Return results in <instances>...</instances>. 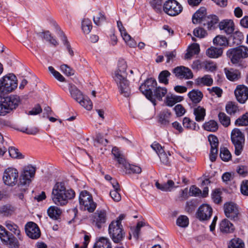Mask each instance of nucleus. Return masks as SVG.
Listing matches in <instances>:
<instances>
[{"label":"nucleus","instance_id":"nucleus-64","mask_svg":"<svg viewBox=\"0 0 248 248\" xmlns=\"http://www.w3.org/2000/svg\"><path fill=\"white\" fill-rule=\"evenodd\" d=\"M177 117L183 116L186 112V110L183 106L181 104H178L173 108Z\"/></svg>","mask_w":248,"mask_h":248},{"label":"nucleus","instance_id":"nucleus-61","mask_svg":"<svg viewBox=\"0 0 248 248\" xmlns=\"http://www.w3.org/2000/svg\"><path fill=\"white\" fill-rule=\"evenodd\" d=\"M48 70L58 80L61 82L65 81V78L59 72L56 71L52 66H49Z\"/></svg>","mask_w":248,"mask_h":248},{"label":"nucleus","instance_id":"nucleus-63","mask_svg":"<svg viewBox=\"0 0 248 248\" xmlns=\"http://www.w3.org/2000/svg\"><path fill=\"white\" fill-rule=\"evenodd\" d=\"M212 198L214 202L219 204L221 202V192L218 189H215L212 194Z\"/></svg>","mask_w":248,"mask_h":248},{"label":"nucleus","instance_id":"nucleus-4","mask_svg":"<svg viewBox=\"0 0 248 248\" xmlns=\"http://www.w3.org/2000/svg\"><path fill=\"white\" fill-rule=\"evenodd\" d=\"M17 86L16 77L13 74H9L0 79V92L3 93L12 92Z\"/></svg>","mask_w":248,"mask_h":248},{"label":"nucleus","instance_id":"nucleus-52","mask_svg":"<svg viewBox=\"0 0 248 248\" xmlns=\"http://www.w3.org/2000/svg\"><path fill=\"white\" fill-rule=\"evenodd\" d=\"M144 225V223L142 222H139L137 224L135 228L131 229V232H130V237L131 236L132 234L133 236L136 239L139 238L140 228Z\"/></svg>","mask_w":248,"mask_h":248},{"label":"nucleus","instance_id":"nucleus-44","mask_svg":"<svg viewBox=\"0 0 248 248\" xmlns=\"http://www.w3.org/2000/svg\"><path fill=\"white\" fill-rule=\"evenodd\" d=\"M91 21L89 18H84L81 24L82 30L85 34H89L92 29Z\"/></svg>","mask_w":248,"mask_h":248},{"label":"nucleus","instance_id":"nucleus-6","mask_svg":"<svg viewBox=\"0 0 248 248\" xmlns=\"http://www.w3.org/2000/svg\"><path fill=\"white\" fill-rule=\"evenodd\" d=\"M232 142L234 147V154L239 155L243 149L245 143V136L244 134L238 128L233 129L231 134Z\"/></svg>","mask_w":248,"mask_h":248},{"label":"nucleus","instance_id":"nucleus-38","mask_svg":"<svg viewBox=\"0 0 248 248\" xmlns=\"http://www.w3.org/2000/svg\"><path fill=\"white\" fill-rule=\"evenodd\" d=\"M219 21L218 17L216 15H212L209 16L207 18L206 23H203V25H207V28L209 30L214 29L215 25L218 23Z\"/></svg>","mask_w":248,"mask_h":248},{"label":"nucleus","instance_id":"nucleus-21","mask_svg":"<svg viewBox=\"0 0 248 248\" xmlns=\"http://www.w3.org/2000/svg\"><path fill=\"white\" fill-rule=\"evenodd\" d=\"M219 28L220 30H223L224 32L230 34L233 32L234 30V24L231 19H224L219 23Z\"/></svg>","mask_w":248,"mask_h":248},{"label":"nucleus","instance_id":"nucleus-46","mask_svg":"<svg viewBox=\"0 0 248 248\" xmlns=\"http://www.w3.org/2000/svg\"><path fill=\"white\" fill-rule=\"evenodd\" d=\"M218 117L220 123L225 127H228L230 124V118L224 112H219Z\"/></svg>","mask_w":248,"mask_h":248},{"label":"nucleus","instance_id":"nucleus-1","mask_svg":"<svg viewBox=\"0 0 248 248\" xmlns=\"http://www.w3.org/2000/svg\"><path fill=\"white\" fill-rule=\"evenodd\" d=\"M75 196V191L67 187L65 182H57L54 185L51 198L53 202L58 206H64Z\"/></svg>","mask_w":248,"mask_h":248},{"label":"nucleus","instance_id":"nucleus-41","mask_svg":"<svg viewBox=\"0 0 248 248\" xmlns=\"http://www.w3.org/2000/svg\"><path fill=\"white\" fill-rule=\"evenodd\" d=\"M225 71L226 77L230 80L234 81L240 78V73L237 70H233L232 69L227 70L225 68Z\"/></svg>","mask_w":248,"mask_h":248},{"label":"nucleus","instance_id":"nucleus-31","mask_svg":"<svg viewBox=\"0 0 248 248\" xmlns=\"http://www.w3.org/2000/svg\"><path fill=\"white\" fill-rule=\"evenodd\" d=\"M183 99V97L181 96L173 94L167 95L166 97L165 103L168 106L172 107L176 103L182 101Z\"/></svg>","mask_w":248,"mask_h":248},{"label":"nucleus","instance_id":"nucleus-59","mask_svg":"<svg viewBox=\"0 0 248 248\" xmlns=\"http://www.w3.org/2000/svg\"><path fill=\"white\" fill-rule=\"evenodd\" d=\"M106 19L105 15L102 12H99L96 16H93V20L94 24L100 26L101 23L104 22Z\"/></svg>","mask_w":248,"mask_h":248},{"label":"nucleus","instance_id":"nucleus-49","mask_svg":"<svg viewBox=\"0 0 248 248\" xmlns=\"http://www.w3.org/2000/svg\"><path fill=\"white\" fill-rule=\"evenodd\" d=\"M188 224L189 219L186 216L181 215L177 219L176 224L180 227H186Z\"/></svg>","mask_w":248,"mask_h":248},{"label":"nucleus","instance_id":"nucleus-22","mask_svg":"<svg viewBox=\"0 0 248 248\" xmlns=\"http://www.w3.org/2000/svg\"><path fill=\"white\" fill-rule=\"evenodd\" d=\"M4 225L10 231L13 232L12 234L16 236L18 240H23V237L21 234L19 227L14 222L10 220L5 222Z\"/></svg>","mask_w":248,"mask_h":248},{"label":"nucleus","instance_id":"nucleus-19","mask_svg":"<svg viewBox=\"0 0 248 248\" xmlns=\"http://www.w3.org/2000/svg\"><path fill=\"white\" fill-rule=\"evenodd\" d=\"M173 72L176 77L180 79H189L193 78L191 70L183 66H177L173 69Z\"/></svg>","mask_w":248,"mask_h":248},{"label":"nucleus","instance_id":"nucleus-28","mask_svg":"<svg viewBox=\"0 0 248 248\" xmlns=\"http://www.w3.org/2000/svg\"><path fill=\"white\" fill-rule=\"evenodd\" d=\"M188 96L193 103L197 104L202 100L203 94L200 91L193 89L188 93Z\"/></svg>","mask_w":248,"mask_h":248},{"label":"nucleus","instance_id":"nucleus-54","mask_svg":"<svg viewBox=\"0 0 248 248\" xmlns=\"http://www.w3.org/2000/svg\"><path fill=\"white\" fill-rule=\"evenodd\" d=\"M170 75V73L167 70L162 71L159 75L158 79L160 83L167 85L169 83L168 78Z\"/></svg>","mask_w":248,"mask_h":248},{"label":"nucleus","instance_id":"nucleus-45","mask_svg":"<svg viewBox=\"0 0 248 248\" xmlns=\"http://www.w3.org/2000/svg\"><path fill=\"white\" fill-rule=\"evenodd\" d=\"M79 104L87 110H91L93 108V103L88 97L83 96L78 101Z\"/></svg>","mask_w":248,"mask_h":248},{"label":"nucleus","instance_id":"nucleus-60","mask_svg":"<svg viewBox=\"0 0 248 248\" xmlns=\"http://www.w3.org/2000/svg\"><path fill=\"white\" fill-rule=\"evenodd\" d=\"M124 40L130 47H135L137 46L136 41L131 38L130 35L127 33L122 36Z\"/></svg>","mask_w":248,"mask_h":248},{"label":"nucleus","instance_id":"nucleus-36","mask_svg":"<svg viewBox=\"0 0 248 248\" xmlns=\"http://www.w3.org/2000/svg\"><path fill=\"white\" fill-rule=\"evenodd\" d=\"M37 34L41 37L42 38L46 40V41L49 42L50 44L56 46L58 45V42L54 39L50 34L49 31H45L37 33Z\"/></svg>","mask_w":248,"mask_h":248},{"label":"nucleus","instance_id":"nucleus-20","mask_svg":"<svg viewBox=\"0 0 248 248\" xmlns=\"http://www.w3.org/2000/svg\"><path fill=\"white\" fill-rule=\"evenodd\" d=\"M106 219V212L105 210H97L93 216V223L100 229L105 223Z\"/></svg>","mask_w":248,"mask_h":248},{"label":"nucleus","instance_id":"nucleus-16","mask_svg":"<svg viewBox=\"0 0 248 248\" xmlns=\"http://www.w3.org/2000/svg\"><path fill=\"white\" fill-rule=\"evenodd\" d=\"M26 234L31 239H37L40 237L41 232L37 225L33 222H28L25 227Z\"/></svg>","mask_w":248,"mask_h":248},{"label":"nucleus","instance_id":"nucleus-53","mask_svg":"<svg viewBox=\"0 0 248 248\" xmlns=\"http://www.w3.org/2000/svg\"><path fill=\"white\" fill-rule=\"evenodd\" d=\"M220 157L224 161H229L231 157V154L226 148H221L220 150Z\"/></svg>","mask_w":248,"mask_h":248},{"label":"nucleus","instance_id":"nucleus-32","mask_svg":"<svg viewBox=\"0 0 248 248\" xmlns=\"http://www.w3.org/2000/svg\"><path fill=\"white\" fill-rule=\"evenodd\" d=\"M193 113L197 122H202L205 116V109L202 107L198 106L194 108Z\"/></svg>","mask_w":248,"mask_h":248},{"label":"nucleus","instance_id":"nucleus-37","mask_svg":"<svg viewBox=\"0 0 248 248\" xmlns=\"http://www.w3.org/2000/svg\"><path fill=\"white\" fill-rule=\"evenodd\" d=\"M183 124L184 127L191 130L198 131L200 128L196 122L191 121L188 117H185L183 119Z\"/></svg>","mask_w":248,"mask_h":248},{"label":"nucleus","instance_id":"nucleus-26","mask_svg":"<svg viewBox=\"0 0 248 248\" xmlns=\"http://www.w3.org/2000/svg\"><path fill=\"white\" fill-rule=\"evenodd\" d=\"M222 53V48L214 46L208 48L205 52L206 56L210 58H217L220 57Z\"/></svg>","mask_w":248,"mask_h":248},{"label":"nucleus","instance_id":"nucleus-27","mask_svg":"<svg viewBox=\"0 0 248 248\" xmlns=\"http://www.w3.org/2000/svg\"><path fill=\"white\" fill-rule=\"evenodd\" d=\"M220 230L221 232L231 233L234 229L233 224L227 219H223L220 223Z\"/></svg>","mask_w":248,"mask_h":248},{"label":"nucleus","instance_id":"nucleus-23","mask_svg":"<svg viewBox=\"0 0 248 248\" xmlns=\"http://www.w3.org/2000/svg\"><path fill=\"white\" fill-rule=\"evenodd\" d=\"M213 83V79L209 75H205L202 77H198L195 79V84L197 86H210Z\"/></svg>","mask_w":248,"mask_h":248},{"label":"nucleus","instance_id":"nucleus-39","mask_svg":"<svg viewBox=\"0 0 248 248\" xmlns=\"http://www.w3.org/2000/svg\"><path fill=\"white\" fill-rule=\"evenodd\" d=\"M154 97L161 101L162 97L165 96L167 93V90L165 87H158L155 88L154 91Z\"/></svg>","mask_w":248,"mask_h":248},{"label":"nucleus","instance_id":"nucleus-30","mask_svg":"<svg viewBox=\"0 0 248 248\" xmlns=\"http://www.w3.org/2000/svg\"><path fill=\"white\" fill-rule=\"evenodd\" d=\"M213 43L215 45L224 47L232 46L231 43H229L227 38L223 35L217 36L213 39Z\"/></svg>","mask_w":248,"mask_h":248},{"label":"nucleus","instance_id":"nucleus-57","mask_svg":"<svg viewBox=\"0 0 248 248\" xmlns=\"http://www.w3.org/2000/svg\"><path fill=\"white\" fill-rule=\"evenodd\" d=\"M60 68L61 71L67 76H70L74 74V70L67 64H62L61 65Z\"/></svg>","mask_w":248,"mask_h":248},{"label":"nucleus","instance_id":"nucleus-35","mask_svg":"<svg viewBox=\"0 0 248 248\" xmlns=\"http://www.w3.org/2000/svg\"><path fill=\"white\" fill-rule=\"evenodd\" d=\"M69 91L71 96L76 101H78L79 99L82 98L84 96L82 93L78 88L73 84L69 86Z\"/></svg>","mask_w":248,"mask_h":248},{"label":"nucleus","instance_id":"nucleus-50","mask_svg":"<svg viewBox=\"0 0 248 248\" xmlns=\"http://www.w3.org/2000/svg\"><path fill=\"white\" fill-rule=\"evenodd\" d=\"M150 4L156 12L160 13L162 11V0H150Z\"/></svg>","mask_w":248,"mask_h":248},{"label":"nucleus","instance_id":"nucleus-3","mask_svg":"<svg viewBox=\"0 0 248 248\" xmlns=\"http://www.w3.org/2000/svg\"><path fill=\"white\" fill-rule=\"evenodd\" d=\"M20 102L16 95L0 97V116H5L16 109Z\"/></svg>","mask_w":248,"mask_h":248},{"label":"nucleus","instance_id":"nucleus-40","mask_svg":"<svg viewBox=\"0 0 248 248\" xmlns=\"http://www.w3.org/2000/svg\"><path fill=\"white\" fill-rule=\"evenodd\" d=\"M203 127L204 130L213 132L217 131L218 128V124L214 120H210L205 122Z\"/></svg>","mask_w":248,"mask_h":248},{"label":"nucleus","instance_id":"nucleus-33","mask_svg":"<svg viewBox=\"0 0 248 248\" xmlns=\"http://www.w3.org/2000/svg\"><path fill=\"white\" fill-rule=\"evenodd\" d=\"M156 187L163 191H170L174 187V183L171 180H169L166 183L160 184L156 182L155 184Z\"/></svg>","mask_w":248,"mask_h":248},{"label":"nucleus","instance_id":"nucleus-5","mask_svg":"<svg viewBox=\"0 0 248 248\" xmlns=\"http://www.w3.org/2000/svg\"><path fill=\"white\" fill-rule=\"evenodd\" d=\"M226 56L231 62H239L248 57V48L240 46L230 48L227 51Z\"/></svg>","mask_w":248,"mask_h":248},{"label":"nucleus","instance_id":"nucleus-8","mask_svg":"<svg viewBox=\"0 0 248 248\" xmlns=\"http://www.w3.org/2000/svg\"><path fill=\"white\" fill-rule=\"evenodd\" d=\"M0 238L9 248H18L19 247L17 237L16 238L2 226H0Z\"/></svg>","mask_w":248,"mask_h":248},{"label":"nucleus","instance_id":"nucleus-42","mask_svg":"<svg viewBox=\"0 0 248 248\" xmlns=\"http://www.w3.org/2000/svg\"><path fill=\"white\" fill-rule=\"evenodd\" d=\"M61 213V210L56 206H51L47 210L48 216L54 219H57Z\"/></svg>","mask_w":248,"mask_h":248},{"label":"nucleus","instance_id":"nucleus-18","mask_svg":"<svg viewBox=\"0 0 248 248\" xmlns=\"http://www.w3.org/2000/svg\"><path fill=\"white\" fill-rule=\"evenodd\" d=\"M151 147L157 153L161 162L165 165L169 166L170 164L169 157L161 145L155 141L151 145Z\"/></svg>","mask_w":248,"mask_h":248},{"label":"nucleus","instance_id":"nucleus-55","mask_svg":"<svg viewBox=\"0 0 248 248\" xmlns=\"http://www.w3.org/2000/svg\"><path fill=\"white\" fill-rule=\"evenodd\" d=\"M112 154L114 156L115 158L117 159V161L119 164H124L125 160L122 157L120 151L117 148L115 147L112 148Z\"/></svg>","mask_w":248,"mask_h":248},{"label":"nucleus","instance_id":"nucleus-13","mask_svg":"<svg viewBox=\"0 0 248 248\" xmlns=\"http://www.w3.org/2000/svg\"><path fill=\"white\" fill-rule=\"evenodd\" d=\"M223 208L227 217L234 221L238 220L239 212L236 204L232 202H227L224 204Z\"/></svg>","mask_w":248,"mask_h":248},{"label":"nucleus","instance_id":"nucleus-62","mask_svg":"<svg viewBox=\"0 0 248 248\" xmlns=\"http://www.w3.org/2000/svg\"><path fill=\"white\" fill-rule=\"evenodd\" d=\"M108 143V140L104 139L103 136L100 134H97L96 136V138L94 140V145L95 146H98L97 144H100L103 145H107Z\"/></svg>","mask_w":248,"mask_h":248},{"label":"nucleus","instance_id":"nucleus-9","mask_svg":"<svg viewBox=\"0 0 248 248\" xmlns=\"http://www.w3.org/2000/svg\"><path fill=\"white\" fill-rule=\"evenodd\" d=\"M79 203L82 208L89 212H93L96 207V203L93 202L92 195L87 191H82L79 197Z\"/></svg>","mask_w":248,"mask_h":248},{"label":"nucleus","instance_id":"nucleus-12","mask_svg":"<svg viewBox=\"0 0 248 248\" xmlns=\"http://www.w3.org/2000/svg\"><path fill=\"white\" fill-rule=\"evenodd\" d=\"M18 178L17 170L13 168H8L4 172L3 181L4 183L9 186H14L16 185Z\"/></svg>","mask_w":248,"mask_h":248},{"label":"nucleus","instance_id":"nucleus-56","mask_svg":"<svg viewBox=\"0 0 248 248\" xmlns=\"http://www.w3.org/2000/svg\"><path fill=\"white\" fill-rule=\"evenodd\" d=\"M9 153L10 156L15 158H23L24 156L19 152L18 150L15 147H10L9 148Z\"/></svg>","mask_w":248,"mask_h":248},{"label":"nucleus","instance_id":"nucleus-14","mask_svg":"<svg viewBox=\"0 0 248 248\" xmlns=\"http://www.w3.org/2000/svg\"><path fill=\"white\" fill-rule=\"evenodd\" d=\"M213 209L207 204H202L198 208L196 212V217L200 221L209 220L212 215Z\"/></svg>","mask_w":248,"mask_h":248},{"label":"nucleus","instance_id":"nucleus-25","mask_svg":"<svg viewBox=\"0 0 248 248\" xmlns=\"http://www.w3.org/2000/svg\"><path fill=\"white\" fill-rule=\"evenodd\" d=\"M200 50V46L198 44L193 43L191 44L187 48V52L185 55V59L188 60L194 55L199 53Z\"/></svg>","mask_w":248,"mask_h":248},{"label":"nucleus","instance_id":"nucleus-10","mask_svg":"<svg viewBox=\"0 0 248 248\" xmlns=\"http://www.w3.org/2000/svg\"><path fill=\"white\" fill-rule=\"evenodd\" d=\"M118 223L112 221L109 225V234L114 243L121 242L124 235L122 225H119Z\"/></svg>","mask_w":248,"mask_h":248},{"label":"nucleus","instance_id":"nucleus-2","mask_svg":"<svg viewBox=\"0 0 248 248\" xmlns=\"http://www.w3.org/2000/svg\"><path fill=\"white\" fill-rule=\"evenodd\" d=\"M127 67L126 63H118L117 69L115 70L113 79L116 83L120 93L124 97H129L131 93L129 83L126 79V70Z\"/></svg>","mask_w":248,"mask_h":248},{"label":"nucleus","instance_id":"nucleus-15","mask_svg":"<svg viewBox=\"0 0 248 248\" xmlns=\"http://www.w3.org/2000/svg\"><path fill=\"white\" fill-rule=\"evenodd\" d=\"M36 171L35 168L32 166H29L25 168L19 178V184L21 186L29 184L31 182V178L34 177Z\"/></svg>","mask_w":248,"mask_h":248},{"label":"nucleus","instance_id":"nucleus-47","mask_svg":"<svg viewBox=\"0 0 248 248\" xmlns=\"http://www.w3.org/2000/svg\"><path fill=\"white\" fill-rule=\"evenodd\" d=\"M226 110L227 112L230 114H234L239 111L238 106L235 103L230 102L226 106Z\"/></svg>","mask_w":248,"mask_h":248},{"label":"nucleus","instance_id":"nucleus-48","mask_svg":"<svg viewBox=\"0 0 248 248\" xmlns=\"http://www.w3.org/2000/svg\"><path fill=\"white\" fill-rule=\"evenodd\" d=\"M60 36L64 46H66L67 51L71 56H73L74 52L72 50L69 42L68 41L66 36L62 31L60 32Z\"/></svg>","mask_w":248,"mask_h":248},{"label":"nucleus","instance_id":"nucleus-51","mask_svg":"<svg viewBox=\"0 0 248 248\" xmlns=\"http://www.w3.org/2000/svg\"><path fill=\"white\" fill-rule=\"evenodd\" d=\"M244 243L239 238L232 239L229 245L228 248H244Z\"/></svg>","mask_w":248,"mask_h":248},{"label":"nucleus","instance_id":"nucleus-7","mask_svg":"<svg viewBox=\"0 0 248 248\" xmlns=\"http://www.w3.org/2000/svg\"><path fill=\"white\" fill-rule=\"evenodd\" d=\"M157 82L155 79L150 78L146 79L140 87V90L155 106V99L153 96V90L155 89Z\"/></svg>","mask_w":248,"mask_h":248},{"label":"nucleus","instance_id":"nucleus-17","mask_svg":"<svg viewBox=\"0 0 248 248\" xmlns=\"http://www.w3.org/2000/svg\"><path fill=\"white\" fill-rule=\"evenodd\" d=\"M234 94L239 103H245L248 99V88L244 85H238L234 91Z\"/></svg>","mask_w":248,"mask_h":248},{"label":"nucleus","instance_id":"nucleus-43","mask_svg":"<svg viewBox=\"0 0 248 248\" xmlns=\"http://www.w3.org/2000/svg\"><path fill=\"white\" fill-rule=\"evenodd\" d=\"M231 38H232L233 42L231 43L232 46L234 45H239L241 44L242 41L244 38L243 33L239 31H235L231 36Z\"/></svg>","mask_w":248,"mask_h":248},{"label":"nucleus","instance_id":"nucleus-34","mask_svg":"<svg viewBox=\"0 0 248 248\" xmlns=\"http://www.w3.org/2000/svg\"><path fill=\"white\" fill-rule=\"evenodd\" d=\"M206 9L204 7L200 8L193 16L192 22L194 24H197L205 17L206 15Z\"/></svg>","mask_w":248,"mask_h":248},{"label":"nucleus","instance_id":"nucleus-11","mask_svg":"<svg viewBox=\"0 0 248 248\" xmlns=\"http://www.w3.org/2000/svg\"><path fill=\"white\" fill-rule=\"evenodd\" d=\"M163 10L170 16H176L183 10L182 5L175 0H168L163 5Z\"/></svg>","mask_w":248,"mask_h":248},{"label":"nucleus","instance_id":"nucleus-29","mask_svg":"<svg viewBox=\"0 0 248 248\" xmlns=\"http://www.w3.org/2000/svg\"><path fill=\"white\" fill-rule=\"evenodd\" d=\"M93 248H111V245L108 238L102 237L95 243Z\"/></svg>","mask_w":248,"mask_h":248},{"label":"nucleus","instance_id":"nucleus-58","mask_svg":"<svg viewBox=\"0 0 248 248\" xmlns=\"http://www.w3.org/2000/svg\"><path fill=\"white\" fill-rule=\"evenodd\" d=\"M235 124L238 126L248 125V113H246L237 119L235 122Z\"/></svg>","mask_w":248,"mask_h":248},{"label":"nucleus","instance_id":"nucleus-24","mask_svg":"<svg viewBox=\"0 0 248 248\" xmlns=\"http://www.w3.org/2000/svg\"><path fill=\"white\" fill-rule=\"evenodd\" d=\"M171 113L168 109H164L160 112L159 115L158 122L163 126L170 124Z\"/></svg>","mask_w":248,"mask_h":248}]
</instances>
